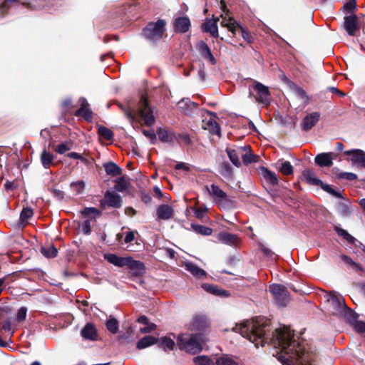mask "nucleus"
I'll use <instances>...</instances> for the list:
<instances>
[{
    "label": "nucleus",
    "mask_w": 365,
    "mask_h": 365,
    "mask_svg": "<svg viewBox=\"0 0 365 365\" xmlns=\"http://www.w3.org/2000/svg\"><path fill=\"white\" fill-rule=\"evenodd\" d=\"M262 176L270 184L275 185L278 184L277 175L264 167L261 168Z\"/></svg>",
    "instance_id": "c756f323"
},
{
    "label": "nucleus",
    "mask_w": 365,
    "mask_h": 365,
    "mask_svg": "<svg viewBox=\"0 0 365 365\" xmlns=\"http://www.w3.org/2000/svg\"><path fill=\"white\" fill-rule=\"evenodd\" d=\"M158 346L163 349L164 351H167V350H173L175 349V341L168 337V336H163V337H161L158 341Z\"/></svg>",
    "instance_id": "473e14b6"
},
{
    "label": "nucleus",
    "mask_w": 365,
    "mask_h": 365,
    "mask_svg": "<svg viewBox=\"0 0 365 365\" xmlns=\"http://www.w3.org/2000/svg\"><path fill=\"white\" fill-rule=\"evenodd\" d=\"M106 203L108 207L119 208L122 205V199L120 195L112 191L105 193Z\"/></svg>",
    "instance_id": "dca6fc26"
},
{
    "label": "nucleus",
    "mask_w": 365,
    "mask_h": 365,
    "mask_svg": "<svg viewBox=\"0 0 365 365\" xmlns=\"http://www.w3.org/2000/svg\"><path fill=\"white\" fill-rule=\"evenodd\" d=\"M220 173L225 178H230L232 174V168L228 163L223 162L220 165Z\"/></svg>",
    "instance_id": "a19ab883"
},
{
    "label": "nucleus",
    "mask_w": 365,
    "mask_h": 365,
    "mask_svg": "<svg viewBox=\"0 0 365 365\" xmlns=\"http://www.w3.org/2000/svg\"><path fill=\"white\" fill-rule=\"evenodd\" d=\"M208 326V321L204 316H197L193 319L192 327L193 329L203 331Z\"/></svg>",
    "instance_id": "cd10ccee"
},
{
    "label": "nucleus",
    "mask_w": 365,
    "mask_h": 365,
    "mask_svg": "<svg viewBox=\"0 0 365 365\" xmlns=\"http://www.w3.org/2000/svg\"><path fill=\"white\" fill-rule=\"evenodd\" d=\"M334 230L339 236L342 237L349 243L354 244L356 239L352 235H351L346 230L336 225L334 226Z\"/></svg>",
    "instance_id": "e433bc0d"
},
{
    "label": "nucleus",
    "mask_w": 365,
    "mask_h": 365,
    "mask_svg": "<svg viewBox=\"0 0 365 365\" xmlns=\"http://www.w3.org/2000/svg\"><path fill=\"white\" fill-rule=\"evenodd\" d=\"M294 92L299 97L302 98H307L306 91L303 88L296 86L294 88Z\"/></svg>",
    "instance_id": "0e129e2a"
},
{
    "label": "nucleus",
    "mask_w": 365,
    "mask_h": 365,
    "mask_svg": "<svg viewBox=\"0 0 365 365\" xmlns=\"http://www.w3.org/2000/svg\"><path fill=\"white\" fill-rule=\"evenodd\" d=\"M233 330L254 343L256 347L271 342L276 356L283 365H311V356L305 351L302 341L294 339L289 328L283 327L270 333V322L257 317L236 325Z\"/></svg>",
    "instance_id": "f257e3e1"
},
{
    "label": "nucleus",
    "mask_w": 365,
    "mask_h": 365,
    "mask_svg": "<svg viewBox=\"0 0 365 365\" xmlns=\"http://www.w3.org/2000/svg\"><path fill=\"white\" fill-rule=\"evenodd\" d=\"M254 88L257 93L259 101L260 102L263 103H267L269 102L270 93L267 86L259 82H256Z\"/></svg>",
    "instance_id": "2eb2a0df"
},
{
    "label": "nucleus",
    "mask_w": 365,
    "mask_h": 365,
    "mask_svg": "<svg viewBox=\"0 0 365 365\" xmlns=\"http://www.w3.org/2000/svg\"><path fill=\"white\" fill-rule=\"evenodd\" d=\"M98 133L100 136H101L102 138L107 140H110L113 138V131L105 126H100L98 128Z\"/></svg>",
    "instance_id": "37998d69"
},
{
    "label": "nucleus",
    "mask_w": 365,
    "mask_h": 365,
    "mask_svg": "<svg viewBox=\"0 0 365 365\" xmlns=\"http://www.w3.org/2000/svg\"><path fill=\"white\" fill-rule=\"evenodd\" d=\"M327 301L333 314H341L347 308L344 299L341 296L331 294Z\"/></svg>",
    "instance_id": "0eeeda50"
},
{
    "label": "nucleus",
    "mask_w": 365,
    "mask_h": 365,
    "mask_svg": "<svg viewBox=\"0 0 365 365\" xmlns=\"http://www.w3.org/2000/svg\"><path fill=\"white\" fill-rule=\"evenodd\" d=\"M221 26L228 29L234 36H236V29L239 24L232 18L223 17L222 16Z\"/></svg>",
    "instance_id": "2f4dec72"
},
{
    "label": "nucleus",
    "mask_w": 365,
    "mask_h": 365,
    "mask_svg": "<svg viewBox=\"0 0 365 365\" xmlns=\"http://www.w3.org/2000/svg\"><path fill=\"white\" fill-rule=\"evenodd\" d=\"M339 213L342 217H348L351 214L350 209L348 205H344L340 207Z\"/></svg>",
    "instance_id": "e2e57ef3"
},
{
    "label": "nucleus",
    "mask_w": 365,
    "mask_h": 365,
    "mask_svg": "<svg viewBox=\"0 0 365 365\" xmlns=\"http://www.w3.org/2000/svg\"><path fill=\"white\" fill-rule=\"evenodd\" d=\"M197 50L202 58L209 61L212 65L216 64V59L206 43L201 41L197 46Z\"/></svg>",
    "instance_id": "aec40b11"
},
{
    "label": "nucleus",
    "mask_w": 365,
    "mask_h": 365,
    "mask_svg": "<svg viewBox=\"0 0 365 365\" xmlns=\"http://www.w3.org/2000/svg\"><path fill=\"white\" fill-rule=\"evenodd\" d=\"M106 173L113 177L121 174V168L114 163H108L104 165Z\"/></svg>",
    "instance_id": "f704fd0d"
},
{
    "label": "nucleus",
    "mask_w": 365,
    "mask_h": 365,
    "mask_svg": "<svg viewBox=\"0 0 365 365\" xmlns=\"http://www.w3.org/2000/svg\"><path fill=\"white\" fill-rule=\"evenodd\" d=\"M237 34H241L242 38L246 41H247V42L252 41V37L251 34L248 31H245L240 25H239L236 29V36Z\"/></svg>",
    "instance_id": "8fccbe9b"
},
{
    "label": "nucleus",
    "mask_w": 365,
    "mask_h": 365,
    "mask_svg": "<svg viewBox=\"0 0 365 365\" xmlns=\"http://www.w3.org/2000/svg\"><path fill=\"white\" fill-rule=\"evenodd\" d=\"M27 308L25 307H21L16 314V319L19 322L24 321L26 318Z\"/></svg>",
    "instance_id": "864d4df0"
},
{
    "label": "nucleus",
    "mask_w": 365,
    "mask_h": 365,
    "mask_svg": "<svg viewBox=\"0 0 365 365\" xmlns=\"http://www.w3.org/2000/svg\"><path fill=\"white\" fill-rule=\"evenodd\" d=\"M333 153H322L315 157V163L321 167H330L333 162Z\"/></svg>",
    "instance_id": "6ab92c4d"
},
{
    "label": "nucleus",
    "mask_w": 365,
    "mask_h": 365,
    "mask_svg": "<svg viewBox=\"0 0 365 365\" xmlns=\"http://www.w3.org/2000/svg\"><path fill=\"white\" fill-rule=\"evenodd\" d=\"M178 341L181 349L191 354H196L202 350L204 337L201 334L188 336L180 334L178 336Z\"/></svg>",
    "instance_id": "f03ea898"
},
{
    "label": "nucleus",
    "mask_w": 365,
    "mask_h": 365,
    "mask_svg": "<svg viewBox=\"0 0 365 365\" xmlns=\"http://www.w3.org/2000/svg\"><path fill=\"white\" fill-rule=\"evenodd\" d=\"M320 116L319 112H312L306 115L301 122L302 129L304 131L311 130L319 122Z\"/></svg>",
    "instance_id": "9d476101"
},
{
    "label": "nucleus",
    "mask_w": 365,
    "mask_h": 365,
    "mask_svg": "<svg viewBox=\"0 0 365 365\" xmlns=\"http://www.w3.org/2000/svg\"><path fill=\"white\" fill-rule=\"evenodd\" d=\"M339 257H340L341 260L346 264V266L348 269H354V270L358 271V272L363 271L362 267L359 264L355 262L349 256L345 255H341L339 256Z\"/></svg>",
    "instance_id": "c85d7f7f"
},
{
    "label": "nucleus",
    "mask_w": 365,
    "mask_h": 365,
    "mask_svg": "<svg viewBox=\"0 0 365 365\" xmlns=\"http://www.w3.org/2000/svg\"><path fill=\"white\" fill-rule=\"evenodd\" d=\"M184 267L185 269L190 272L195 278L204 279L207 276V273L204 269L200 268L197 265L192 262H185L184 264Z\"/></svg>",
    "instance_id": "a211bd4d"
},
{
    "label": "nucleus",
    "mask_w": 365,
    "mask_h": 365,
    "mask_svg": "<svg viewBox=\"0 0 365 365\" xmlns=\"http://www.w3.org/2000/svg\"><path fill=\"white\" fill-rule=\"evenodd\" d=\"M217 19H207L206 21L203 24V30L207 33H210L212 36L217 37L218 36V29H217Z\"/></svg>",
    "instance_id": "b1692460"
},
{
    "label": "nucleus",
    "mask_w": 365,
    "mask_h": 365,
    "mask_svg": "<svg viewBox=\"0 0 365 365\" xmlns=\"http://www.w3.org/2000/svg\"><path fill=\"white\" fill-rule=\"evenodd\" d=\"M34 215L33 210L29 207L24 208L20 215L21 221H26L30 219Z\"/></svg>",
    "instance_id": "603ef678"
},
{
    "label": "nucleus",
    "mask_w": 365,
    "mask_h": 365,
    "mask_svg": "<svg viewBox=\"0 0 365 365\" xmlns=\"http://www.w3.org/2000/svg\"><path fill=\"white\" fill-rule=\"evenodd\" d=\"M81 336L86 340L96 341L98 339V331L95 325L92 323H87L81 331Z\"/></svg>",
    "instance_id": "4468645a"
},
{
    "label": "nucleus",
    "mask_w": 365,
    "mask_h": 365,
    "mask_svg": "<svg viewBox=\"0 0 365 365\" xmlns=\"http://www.w3.org/2000/svg\"><path fill=\"white\" fill-rule=\"evenodd\" d=\"M244 150L242 151L241 158H242V160L245 164H249L253 162H255V158H257L256 155H252L250 150L247 149V147H243Z\"/></svg>",
    "instance_id": "ea45409f"
},
{
    "label": "nucleus",
    "mask_w": 365,
    "mask_h": 365,
    "mask_svg": "<svg viewBox=\"0 0 365 365\" xmlns=\"http://www.w3.org/2000/svg\"><path fill=\"white\" fill-rule=\"evenodd\" d=\"M81 230L84 234L89 235L91 233V222L89 220L83 222L81 226Z\"/></svg>",
    "instance_id": "680f3d73"
},
{
    "label": "nucleus",
    "mask_w": 365,
    "mask_h": 365,
    "mask_svg": "<svg viewBox=\"0 0 365 365\" xmlns=\"http://www.w3.org/2000/svg\"><path fill=\"white\" fill-rule=\"evenodd\" d=\"M115 182L114 189L118 192H123L129 186V182L124 177L117 178Z\"/></svg>",
    "instance_id": "58836bf2"
},
{
    "label": "nucleus",
    "mask_w": 365,
    "mask_h": 365,
    "mask_svg": "<svg viewBox=\"0 0 365 365\" xmlns=\"http://www.w3.org/2000/svg\"><path fill=\"white\" fill-rule=\"evenodd\" d=\"M2 329L4 330V331H11V322L10 320H6L4 324L2 325Z\"/></svg>",
    "instance_id": "774afa93"
},
{
    "label": "nucleus",
    "mask_w": 365,
    "mask_h": 365,
    "mask_svg": "<svg viewBox=\"0 0 365 365\" xmlns=\"http://www.w3.org/2000/svg\"><path fill=\"white\" fill-rule=\"evenodd\" d=\"M305 180L310 185L319 186L322 184V181L319 180L314 171L311 170H305L302 173Z\"/></svg>",
    "instance_id": "a878e982"
},
{
    "label": "nucleus",
    "mask_w": 365,
    "mask_h": 365,
    "mask_svg": "<svg viewBox=\"0 0 365 365\" xmlns=\"http://www.w3.org/2000/svg\"><path fill=\"white\" fill-rule=\"evenodd\" d=\"M217 240L222 244L230 245V246H235L237 245L240 239L238 235L235 234H232L227 232H220L217 235Z\"/></svg>",
    "instance_id": "ddd939ff"
},
{
    "label": "nucleus",
    "mask_w": 365,
    "mask_h": 365,
    "mask_svg": "<svg viewBox=\"0 0 365 365\" xmlns=\"http://www.w3.org/2000/svg\"><path fill=\"white\" fill-rule=\"evenodd\" d=\"M202 288L207 292L215 295H224L226 293V291L219 289V288L215 285L204 284H202Z\"/></svg>",
    "instance_id": "79ce46f5"
},
{
    "label": "nucleus",
    "mask_w": 365,
    "mask_h": 365,
    "mask_svg": "<svg viewBox=\"0 0 365 365\" xmlns=\"http://www.w3.org/2000/svg\"><path fill=\"white\" fill-rule=\"evenodd\" d=\"M134 239H135L134 232L133 231H130L126 233L125 239H124V242L125 243H130V242H133L134 240Z\"/></svg>",
    "instance_id": "338daca9"
},
{
    "label": "nucleus",
    "mask_w": 365,
    "mask_h": 365,
    "mask_svg": "<svg viewBox=\"0 0 365 365\" xmlns=\"http://www.w3.org/2000/svg\"><path fill=\"white\" fill-rule=\"evenodd\" d=\"M165 21L162 19L155 23L151 22L143 29V34L150 41H157L162 38L165 31Z\"/></svg>",
    "instance_id": "7ed1b4c3"
},
{
    "label": "nucleus",
    "mask_w": 365,
    "mask_h": 365,
    "mask_svg": "<svg viewBox=\"0 0 365 365\" xmlns=\"http://www.w3.org/2000/svg\"><path fill=\"white\" fill-rule=\"evenodd\" d=\"M344 28L349 36H355L360 29L357 16L354 14L345 16Z\"/></svg>",
    "instance_id": "6e6552de"
},
{
    "label": "nucleus",
    "mask_w": 365,
    "mask_h": 365,
    "mask_svg": "<svg viewBox=\"0 0 365 365\" xmlns=\"http://www.w3.org/2000/svg\"><path fill=\"white\" fill-rule=\"evenodd\" d=\"M204 128L209 130L212 134L220 135V128L216 120L213 118H210L204 122Z\"/></svg>",
    "instance_id": "7c9ffc66"
},
{
    "label": "nucleus",
    "mask_w": 365,
    "mask_h": 365,
    "mask_svg": "<svg viewBox=\"0 0 365 365\" xmlns=\"http://www.w3.org/2000/svg\"><path fill=\"white\" fill-rule=\"evenodd\" d=\"M346 155H350V160L354 165L365 168V153L359 149H354L344 152Z\"/></svg>",
    "instance_id": "1a4fd4ad"
},
{
    "label": "nucleus",
    "mask_w": 365,
    "mask_h": 365,
    "mask_svg": "<svg viewBox=\"0 0 365 365\" xmlns=\"http://www.w3.org/2000/svg\"><path fill=\"white\" fill-rule=\"evenodd\" d=\"M80 101L81 107L76 111L75 115L82 116L88 121L91 120L92 119V111L89 108V104L84 98H81Z\"/></svg>",
    "instance_id": "f3484780"
},
{
    "label": "nucleus",
    "mask_w": 365,
    "mask_h": 365,
    "mask_svg": "<svg viewBox=\"0 0 365 365\" xmlns=\"http://www.w3.org/2000/svg\"><path fill=\"white\" fill-rule=\"evenodd\" d=\"M321 187L326 192L330 193L331 195L336 197H341V193L339 192H337L335 190H334L332 187H331L330 185H327V184H324L322 182V184L321 185Z\"/></svg>",
    "instance_id": "5fc2aeb1"
},
{
    "label": "nucleus",
    "mask_w": 365,
    "mask_h": 365,
    "mask_svg": "<svg viewBox=\"0 0 365 365\" xmlns=\"http://www.w3.org/2000/svg\"><path fill=\"white\" fill-rule=\"evenodd\" d=\"M158 339L153 336H145L140 339L136 344L138 349H145L151 345H153L158 342Z\"/></svg>",
    "instance_id": "bb28decb"
},
{
    "label": "nucleus",
    "mask_w": 365,
    "mask_h": 365,
    "mask_svg": "<svg viewBox=\"0 0 365 365\" xmlns=\"http://www.w3.org/2000/svg\"><path fill=\"white\" fill-rule=\"evenodd\" d=\"M244 150V148L237 147L235 149L227 148L226 152L230 160V161L237 167L241 165L240 157H241L242 151Z\"/></svg>",
    "instance_id": "412c9836"
},
{
    "label": "nucleus",
    "mask_w": 365,
    "mask_h": 365,
    "mask_svg": "<svg viewBox=\"0 0 365 365\" xmlns=\"http://www.w3.org/2000/svg\"><path fill=\"white\" fill-rule=\"evenodd\" d=\"M356 8V0H347L346 3L343 6V10L346 13H352Z\"/></svg>",
    "instance_id": "3c124183"
},
{
    "label": "nucleus",
    "mask_w": 365,
    "mask_h": 365,
    "mask_svg": "<svg viewBox=\"0 0 365 365\" xmlns=\"http://www.w3.org/2000/svg\"><path fill=\"white\" fill-rule=\"evenodd\" d=\"M338 178L339 179H346L347 180H354L357 178V175L353 173H340L338 174Z\"/></svg>",
    "instance_id": "6e6d98bb"
},
{
    "label": "nucleus",
    "mask_w": 365,
    "mask_h": 365,
    "mask_svg": "<svg viewBox=\"0 0 365 365\" xmlns=\"http://www.w3.org/2000/svg\"><path fill=\"white\" fill-rule=\"evenodd\" d=\"M125 267L134 276H142L145 272L143 263L140 261L133 259L131 257H128Z\"/></svg>",
    "instance_id": "f8f14e48"
},
{
    "label": "nucleus",
    "mask_w": 365,
    "mask_h": 365,
    "mask_svg": "<svg viewBox=\"0 0 365 365\" xmlns=\"http://www.w3.org/2000/svg\"><path fill=\"white\" fill-rule=\"evenodd\" d=\"M105 259H106L109 263L119 267H123L126 266L127 261L128 259V257H121L115 254H107L104 256Z\"/></svg>",
    "instance_id": "4be33fe9"
},
{
    "label": "nucleus",
    "mask_w": 365,
    "mask_h": 365,
    "mask_svg": "<svg viewBox=\"0 0 365 365\" xmlns=\"http://www.w3.org/2000/svg\"><path fill=\"white\" fill-rule=\"evenodd\" d=\"M269 292L273 295L277 303L280 306H285L289 301V294L283 285L272 284L269 287Z\"/></svg>",
    "instance_id": "423d86ee"
},
{
    "label": "nucleus",
    "mask_w": 365,
    "mask_h": 365,
    "mask_svg": "<svg viewBox=\"0 0 365 365\" xmlns=\"http://www.w3.org/2000/svg\"><path fill=\"white\" fill-rule=\"evenodd\" d=\"M191 227L195 232L205 236H209L212 232L211 228L200 225L192 223L191 224Z\"/></svg>",
    "instance_id": "4c0bfd02"
},
{
    "label": "nucleus",
    "mask_w": 365,
    "mask_h": 365,
    "mask_svg": "<svg viewBox=\"0 0 365 365\" xmlns=\"http://www.w3.org/2000/svg\"><path fill=\"white\" fill-rule=\"evenodd\" d=\"M156 216L160 220H169L174 216V209L168 204H162L156 208Z\"/></svg>",
    "instance_id": "9b49d317"
},
{
    "label": "nucleus",
    "mask_w": 365,
    "mask_h": 365,
    "mask_svg": "<svg viewBox=\"0 0 365 365\" xmlns=\"http://www.w3.org/2000/svg\"><path fill=\"white\" fill-rule=\"evenodd\" d=\"M217 365H239L232 356L223 354L220 356L216 361Z\"/></svg>",
    "instance_id": "c9c22d12"
},
{
    "label": "nucleus",
    "mask_w": 365,
    "mask_h": 365,
    "mask_svg": "<svg viewBox=\"0 0 365 365\" xmlns=\"http://www.w3.org/2000/svg\"><path fill=\"white\" fill-rule=\"evenodd\" d=\"M280 171L283 175H289L293 173V167L289 161L282 163Z\"/></svg>",
    "instance_id": "de8ad7c7"
},
{
    "label": "nucleus",
    "mask_w": 365,
    "mask_h": 365,
    "mask_svg": "<svg viewBox=\"0 0 365 365\" xmlns=\"http://www.w3.org/2000/svg\"><path fill=\"white\" fill-rule=\"evenodd\" d=\"M190 21L187 17H179L175 21V29L180 33H185L189 30Z\"/></svg>",
    "instance_id": "393cba45"
},
{
    "label": "nucleus",
    "mask_w": 365,
    "mask_h": 365,
    "mask_svg": "<svg viewBox=\"0 0 365 365\" xmlns=\"http://www.w3.org/2000/svg\"><path fill=\"white\" fill-rule=\"evenodd\" d=\"M139 114L145 125L151 126L154 124L155 116L153 110L149 106L148 100L144 97H143L140 101Z\"/></svg>",
    "instance_id": "39448f33"
},
{
    "label": "nucleus",
    "mask_w": 365,
    "mask_h": 365,
    "mask_svg": "<svg viewBox=\"0 0 365 365\" xmlns=\"http://www.w3.org/2000/svg\"><path fill=\"white\" fill-rule=\"evenodd\" d=\"M157 133H158V138H159V139L160 140H162V141H168L169 135H168V133H167L166 130H162V129H159L157 131Z\"/></svg>",
    "instance_id": "052dcab7"
},
{
    "label": "nucleus",
    "mask_w": 365,
    "mask_h": 365,
    "mask_svg": "<svg viewBox=\"0 0 365 365\" xmlns=\"http://www.w3.org/2000/svg\"><path fill=\"white\" fill-rule=\"evenodd\" d=\"M207 209L198 208L195 211V216L198 219H202L205 217Z\"/></svg>",
    "instance_id": "69168bd1"
},
{
    "label": "nucleus",
    "mask_w": 365,
    "mask_h": 365,
    "mask_svg": "<svg viewBox=\"0 0 365 365\" xmlns=\"http://www.w3.org/2000/svg\"><path fill=\"white\" fill-rule=\"evenodd\" d=\"M143 133L144 134L145 136L149 138L152 143H154L155 140H156V135L153 129L143 130Z\"/></svg>",
    "instance_id": "bf43d9fd"
},
{
    "label": "nucleus",
    "mask_w": 365,
    "mask_h": 365,
    "mask_svg": "<svg viewBox=\"0 0 365 365\" xmlns=\"http://www.w3.org/2000/svg\"><path fill=\"white\" fill-rule=\"evenodd\" d=\"M71 187L76 194H80L83 192L85 187V183L83 180H78L71 183Z\"/></svg>",
    "instance_id": "09e8293b"
},
{
    "label": "nucleus",
    "mask_w": 365,
    "mask_h": 365,
    "mask_svg": "<svg viewBox=\"0 0 365 365\" xmlns=\"http://www.w3.org/2000/svg\"><path fill=\"white\" fill-rule=\"evenodd\" d=\"M206 188L219 207L226 208L229 205L230 200L227 195L219 186L212 184L210 187L207 186Z\"/></svg>",
    "instance_id": "20e7f679"
},
{
    "label": "nucleus",
    "mask_w": 365,
    "mask_h": 365,
    "mask_svg": "<svg viewBox=\"0 0 365 365\" xmlns=\"http://www.w3.org/2000/svg\"><path fill=\"white\" fill-rule=\"evenodd\" d=\"M70 148L66 143H62L58 145L55 149L56 152L58 154H64L66 151L69 150Z\"/></svg>",
    "instance_id": "4d7b16f0"
},
{
    "label": "nucleus",
    "mask_w": 365,
    "mask_h": 365,
    "mask_svg": "<svg viewBox=\"0 0 365 365\" xmlns=\"http://www.w3.org/2000/svg\"><path fill=\"white\" fill-rule=\"evenodd\" d=\"M81 214L84 217L93 220L99 217L101 215V212L95 207H86L81 211Z\"/></svg>",
    "instance_id": "72a5a7b5"
},
{
    "label": "nucleus",
    "mask_w": 365,
    "mask_h": 365,
    "mask_svg": "<svg viewBox=\"0 0 365 365\" xmlns=\"http://www.w3.org/2000/svg\"><path fill=\"white\" fill-rule=\"evenodd\" d=\"M41 253L47 258H53L57 255L58 250L53 245L42 247Z\"/></svg>",
    "instance_id": "a18cd8bd"
},
{
    "label": "nucleus",
    "mask_w": 365,
    "mask_h": 365,
    "mask_svg": "<svg viewBox=\"0 0 365 365\" xmlns=\"http://www.w3.org/2000/svg\"><path fill=\"white\" fill-rule=\"evenodd\" d=\"M193 362L195 365H215L212 361L207 356L194 357Z\"/></svg>",
    "instance_id": "49530a36"
},
{
    "label": "nucleus",
    "mask_w": 365,
    "mask_h": 365,
    "mask_svg": "<svg viewBox=\"0 0 365 365\" xmlns=\"http://www.w3.org/2000/svg\"><path fill=\"white\" fill-rule=\"evenodd\" d=\"M106 328L112 334H116L118 331V322L113 317H110L106 324Z\"/></svg>",
    "instance_id": "c03bdc74"
},
{
    "label": "nucleus",
    "mask_w": 365,
    "mask_h": 365,
    "mask_svg": "<svg viewBox=\"0 0 365 365\" xmlns=\"http://www.w3.org/2000/svg\"><path fill=\"white\" fill-rule=\"evenodd\" d=\"M55 159V156L50 151L47 150L44 148L41 155H40V160L42 166L45 169H48L52 165H53V160Z\"/></svg>",
    "instance_id": "5701e85b"
},
{
    "label": "nucleus",
    "mask_w": 365,
    "mask_h": 365,
    "mask_svg": "<svg viewBox=\"0 0 365 365\" xmlns=\"http://www.w3.org/2000/svg\"><path fill=\"white\" fill-rule=\"evenodd\" d=\"M156 329V325L154 323H149L145 325V327H143L140 329V332L141 334H148L151 332L152 331Z\"/></svg>",
    "instance_id": "13d9d810"
}]
</instances>
